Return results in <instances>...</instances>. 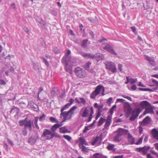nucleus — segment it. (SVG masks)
Here are the masks:
<instances>
[{"instance_id": "0eeeda50", "label": "nucleus", "mask_w": 158, "mask_h": 158, "mask_svg": "<svg viewBox=\"0 0 158 158\" xmlns=\"http://www.w3.org/2000/svg\"><path fill=\"white\" fill-rule=\"evenodd\" d=\"M102 88H103L102 85L98 86L96 88L95 90L91 93L90 98L93 99L95 98L96 96L100 93V91L102 89Z\"/></svg>"}, {"instance_id": "c85d7f7f", "label": "nucleus", "mask_w": 158, "mask_h": 158, "mask_svg": "<svg viewBox=\"0 0 158 158\" xmlns=\"http://www.w3.org/2000/svg\"><path fill=\"white\" fill-rule=\"evenodd\" d=\"M38 22L40 24L42 27H45L46 25V23L42 19H40L38 20Z\"/></svg>"}, {"instance_id": "c03bdc74", "label": "nucleus", "mask_w": 158, "mask_h": 158, "mask_svg": "<svg viewBox=\"0 0 158 158\" xmlns=\"http://www.w3.org/2000/svg\"><path fill=\"white\" fill-rule=\"evenodd\" d=\"M116 105H114L110 109V114H111V115L114 112V109L116 108Z\"/></svg>"}, {"instance_id": "7c9ffc66", "label": "nucleus", "mask_w": 158, "mask_h": 158, "mask_svg": "<svg viewBox=\"0 0 158 158\" xmlns=\"http://www.w3.org/2000/svg\"><path fill=\"white\" fill-rule=\"evenodd\" d=\"M148 150V148H146L145 147L142 148L141 152L142 154L145 155L147 153Z\"/></svg>"}, {"instance_id": "9d476101", "label": "nucleus", "mask_w": 158, "mask_h": 158, "mask_svg": "<svg viewBox=\"0 0 158 158\" xmlns=\"http://www.w3.org/2000/svg\"><path fill=\"white\" fill-rule=\"evenodd\" d=\"M139 106L141 108L142 110L149 106H151V105L148 101H143L140 102Z\"/></svg>"}, {"instance_id": "20e7f679", "label": "nucleus", "mask_w": 158, "mask_h": 158, "mask_svg": "<svg viewBox=\"0 0 158 158\" xmlns=\"http://www.w3.org/2000/svg\"><path fill=\"white\" fill-rule=\"evenodd\" d=\"M76 75L80 78H83L85 76V71L80 67H77L74 69Z\"/></svg>"}, {"instance_id": "2eb2a0df", "label": "nucleus", "mask_w": 158, "mask_h": 158, "mask_svg": "<svg viewBox=\"0 0 158 158\" xmlns=\"http://www.w3.org/2000/svg\"><path fill=\"white\" fill-rule=\"evenodd\" d=\"M154 111L153 110V108L151 105V106H149L145 109V110L143 113V115H145L147 113L153 114Z\"/></svg>"}, {"instance_id": "5701e85b", "label": "nucleus", "mask_w": 158, "mask_h": 158, "mask_svg": "<svg viewBox=\"0 0 158 158\" xmlns=\"http://www.w3.org/2000/svg\"><path fill=\"white\" fill-rule=\"evenodd\" d=\"M115 145L109 143L107 147V149L109 151L112 150L114 152L116 151L115 148H114Z\"/></svg>"}, {"instance_id": "0e129e2a", "label": "nucleus", "mask_w": 158, "mask_h": 158, "mask_svg": "<svg viewBox=\"0 0 158 158\" xmlns=\"http://www.w3.org/2000/svg\"><path fill=\"white\" fill-rule=\"evenodd\" d=\"M142 148H137L135 149V150L138 152H141Z\"/></svg>"}, {"instance_id": "13d9d810", "label": "nucleus", "mask_w": 158, "mask_h": 158, "mask_svg": "<svg viewBox=\"0 0 158 158\" xmlns=\"http://www.w3.org/2000/svg\"><path fill=\"white\" fill-rule=\"evenodd\" d=\"M103 107V105H99L98 106V108H97L98 109V111H100V113H101L102 111L101 110L102 108Z\"/></svg>"}, {"instance_id": "09e8293b", "label": "nucleus", "mask_w": 158, "mask_h": 158, "mask_svg": "<svg viewBox=\"0 0 158 158\" xmlns=\"http://www.w3.org/2000/svg\"><path fill=\"white\" fill-rule=\"evenodd\" d=\"M79 53L83 56L85 58H86L87 53H86L85 52H84L82 51H80L79 52Z\"/></svg>"}, {"instance_id": "473e14b6", "label": "nucleus", "mask_w": 158, "mask_h": 158, "mask_svg": "<svg viewBox=\"0 0 158 158\" xmlns=\"http://www.w3.org/2000/svg\"><path fill=\"white\" fill-rule=\"evenodd\" d=\"M62 125V123L60 124L56 123L51 128H58Z\"/></svg>"}, {"instance_id": "f03ea898", "label": "nucleus", "mask_w": 158, "mask_h": 158, "mask_svg": "<svg viewBox=\"0 0 158 158\" xmlns=\"http://www.w3.org/2000/svg\"><path fill=\"white\" fill-rule=\"evenodd\" d=\"M128 133V130L125 129H118L115 132V135L113 137V141L115 142L119 143L122 139L121 136L126 135Z\"/></svg>"}, {"instance_id": "58836bf2", "label": "nucleus", "mask_w": 158, "mask_h": 158, "mask_svg": "<svg viewBox=\"0 0 158 158\" xmlns=\"http://www.w3.org/2000/svg\"><path fill=\"white\" fill-rule=\"evenodd\" d=\"M50 120L52 123H58V121L56 118L53 117H51L49 118Z\"/></svg>"}, {"instance_id": "ea45409f", "label": "nucleus", "mask_w": 158, "mask_h": 158, "mask_svg": "<svg viewBox=\"0 0 158 158\" xmlns=\"http://www.w3.org/2000/svg\"><path fill=\"white\" fill-rule=\"evenodd\" d=\"M143 139V136H142L138 140V141L135 143L136 145H138L142 143Z\"/></svg>"}, {"instance_id": "6e6d98bb", "label": "nucleus", "mask_w": 158, "mask_h": 158, "mask_svg": "<svg viewBox=\"0 0 158 158\" xmlns=\"http://www.w3.org/2000/svg\"><path fill=\"white\" fill-rule=\"evenodd\" d=\"M6 84V82L3 79L0 80V85H5Z\"/></svg>"}, {"instance_id": "393cba45", "label": "nucleus", "mask_w": 158, "mask_h": 158, "mask_svg": "<svg viewBox=\"0 0 158 158\" xmlns=\"http://www.w3.org/2000/svg\"><path fill=\"white\" fill-rule=\"evenodd\" d=\"M89 110L87 109V108L86 107L81 114V115L82 117H86L87 116Z\"/></svg>"}, {"instance_id": "a878e982", "label": "nucleus", "mask_w": 158, "mask_h": 158, "mask_svg": "<svg viewBox=\"0 0 158 158\" xmlns=\"http://www.w3.org/2000/svg\"><path fill=\"white\" fill-rule=\"evenodd\" d=\"M70 106L69 105V103H68L66 105H65L60 110V111L61 112V114H64V113H65V111L63 112V111L66 109L67 108H69V107Z\"/></svg>"}, {"instance_id": "9b49d317", "label": "nucleus", "mask_w": 158, "mask_h": 158, "mask_svg": "<svg viewBox=\"0 0 158 158\" xmlns=\"http://www.w3.org/2000/svg\"><path fill=\"white\" fill-rule=\"evenodd\" d=\"M60 115L63 117V120H62V122H64L66 120L70 119L72 117V114H70V113L69 112V111L67 112L65 111V113H64L63 114H61V113Z\"/></svg>"}, {"instance_id": "5fc2aeb1", "label": "nucleus", "mask_w": 158, "mask_h": 158, "mask_svg": "<svg viewBox=\"0 0 158 158\" xmlns=\"http://www.w3.org/2000/svg\"><path fill=\"white\" fill-rule=\"evenodd\" d=\"M94 158H101V156L98 153L94 154Z\"/></svg>"}, {"instance_id": "b1692460", "label": "nucleus", "mask_w": 158, "mask_h": 158, "mask_svg": "<svg viewBox=\"0 0 158 158\" xmlns=\"http://www.w3.org/2000/svg\"><path fill=\"white\" fill-rule=\"evenodd\" d=\"M58 89L56 87H54L51 92V95L53 96H56L57 95Z\"/></svg>"}, {"instance_id": "39448f33", "label": "nucleus", "mask_w": 158, "mask_h": 158, "mask_svg": "<svg viewBox=\"0 0 158 158\" xmlns=\"http://www.w3.org/2000/svg\"><path fill=\"white\" fill-rule=\"evenodd\" d=\"M141 112L140 108H138L133 110L132 111V116L130 118L131 121H134L138 116L139 114Z\"/></svg>"}, {"instance_id": "7ed1b4c3", "label": "nucleus", "mask_w": 158, "mask_h": 158, "mask_svg": "<svg viewBox=\"0 0 158 158\" xmlns=\"http://www.w3.org/2000/svg\"><path fill=\"white\" fill-rule=\"evenodd\" d=\"M106 68L112 73H115L117 71V69L115 64L112 62H106L105 63Z\"/></svg>"}, {"instance_id": "f257e3e1", "label": "nucleus", "mask_w": 158, "mask_h": 158, "mask_svg": "<svg viewBox=\"0 0 158 158\" xmlns=\"http://www.w3.org/2000/svg\"><path fill=\"white\" fill-rule=\"evenodd\" d=\"M39 117H36L35 118L34 122L30 119H29L27 117L23 120H20L19 122V126L24 127V128H31L32 127L34 128L36 127L39 128V127L37 124Z\"/></svg>"}, {"instance_id": "a19ab883", "label": "nucleus", "mask_w": 158, "mask_h": 158, "mask_svg": "<svg viewBox=\"0 0 158 158\" xmlns=\"http://www.w3.org/2000/svg\"><path fill=\"white\" fill-rule=\"evenodd\" d=\"M45 116L46 115L44 114H43L39 118V120L40 122H42L45 119Z\"/></svg>"}, {"instance_id": "ddd939ff", "label": "nucleus", "mask_w": 158, "mask_h": 158, "mask_svg": "<svg viewBox=\"0 0 158 158\" xmlns=\"http://www.w3.org/2000/svg\"><path fill=\"white\" fill-rule=\"evenodd\" d=\"M39 137L37 135H32L29 139L28 142L31 145L35 144L37 140L38 139Z\"/></svg>"}, {"instance_id": "a18cd8bd", "label": "nucleus", "mask_w": 158, "mask_h": 158, "mask_svg": "<svg viewBox=\"0 0 158 158\" xmlns=\"http://www.w3.org/2000/svg\"><path fill=\"white\" fill-rule=\"evenodd\" d=\"M139 90L142 91H151V89L148 88H138Z\"/></svg>"}, {"instance_id": "4be33fe9", "label": "nucleus", "mask_w": 158, "mask_h": 158, "mask_svg": "<svg viewBox=\"0 0 158 158\" xmlns=\"http://www.w3.org/2000/svg\"><path fill=\"white\" fill-rule=\"evenodd\" d=\"M95 59L97 61L103 59L104 57L103 55L99 53L95 55Z\"/></svg>"}, {"instance_id": "4c0bfd02", "label": "nucleus", "mask_w": 158, "mask_h": 158, "mask_svg": "<svg viewBox=\"0 0 158 158\" xmlns=\"http://www.w3.org/2000/svg\"><path fill=\"white\" fill-rule=\"evenodd\" d=\"M89 149L88 148L83 145L82 148V150L84 152H86L89 151Z\"/></svg>"}, {"instance_id": "423d86ee", "label": "nucleus", "mask_w": 158, "mask_h": 158, "mask_svg": "<svg viewBox=\"0 0 158 158\" xmlns=\"http://www.w3.org/2000/svg\"><path fill=\"white\" fill-rule=\"evenodd\" d=\"M124 107L126 117L128 118L132 113V109L130 104L127 102L125 103Z\"/></svg>"}, {"instance_id": "37998d69", "label": "nucleus", "mask_w": 158, "mask_h": 158, "mask_svg": "<svg viewBox=\"0 0 158 158\" xmlns=\"http://www.w3.org/2000/svg\"><path fill=\"white\" fill-rule=\"evenodd\" d=\"M63 137L69 141H71L72 139L68 135H63Z\"/></svg>"}, {"instance_id": "1a4fd4ad", "label": "nucleus", "mask_w": 158, "mask_h": 158, "mask_svg": "<svg viewBox=\"0 0 158 158\" xmlns=\"http://www.w3.org/2000/svg\"><path fill=\"white\" fill-rule=\"evenodd\" d=\"M52 133L48 129H46L43 132L42 137L44 136L46 137V139L49 140L53 138V136H52Z\"/></svg>"}, {"instance_id": "6ab92c4d", "label": "nucleus", "mask_w": 158, "mask_h": 158, "mask_svg": "<svg viewBox=\"0 0 158 158\" xmlns=\"http://www.w3.org/2000/svg\"><path fill=\"white\" fill-rule=\"evenodd\" d=\"M126 135H128V139L130 143L131 144H134L135 141L134 138L129 133L128 131Z\"/></svg>"}, {"instance_id": "052dcab7", "label": "nucleus", "mask_w": 158, "mask_h": 158, "mask_svg": "<svg viewBox=\"0 0 158 158\" xmlns=\"http://www.w3.org/2000/svg\"><path fill=\"white\" fill-rule=\"evenodd\" d=\"M118 69L119 70L120 72L122 71V67H123V65L121 64H118Z\"/></svg>"}, {"instance_id": "e433bc0d", "label": "nucleus", "mask_w": 158, "mask_h": 158, "mask_svg": "<svg viewBox=\"0 0 158 158\" xmlns=\"http://www.w3.org/2000/svg\"><path fill=\"white\" fill-rule=\"evenodd\" d=\"M60 132L62 133H69L71 131H69L67 129H60Z\"/></svg>"}, {"instance_id": "603ef678", "label": "nucleus", "mask_w": 158, "mask_h": 158, "mask_svg": "<svg viewBox=\"0 0 158 158\" xmlns=\"http://www.w3.org/2000/svg\"><path fill=\"white\" fill-rule=\"evenodd\" d=\"M122 97L123 98H126L128 99V100H129L131 101H132L131 98L130 97H129V96H126L125 95H123Z\"/></svg>"}, {"instance_id": "412c9836", "label": "nucleus", "mask_w": 158, "mask_h": 158, "mask_svg": "<svg viewBox=\"0 0 158 158\" xmlns=\"http://www.w3.org/2000/svg\"><path fill=\"white\" fill-rule=\"evenodd\" d=\"M152 133L154 138L158 141V131L156 130V129H153Z\"/></svg>"}, {"instance_id": "3c124183", "label": "nucleus", "mask_w": 158, "mask_h": 158, "mask_svg": "<svg viewBox=\"0 0 158 158\" xmlns=\"http://www.w3.org/2000/svg\"><path fill=\"white\" fill-rule=\"evenodd\" d=\"M131 28L132 29V31L135 34H137V32L136 30V28L135 26H132L131 27Z\"/></svg>"}, {"instance_id": "49530a36", "label": "nucleus", "mask_w": 158, "mask_h": 158, "mask_svg": "<svg viewBox=\"0 0 158 158\" xmlns=\"http://www.w3.org/2000/svg\"><path fill=\"white\" fill-rule=\"evenodd\" d=\"M53 50H54V52H55L56 53H59L60 52V50H59L57 48L54 47L53 48Z\"/></svg>"}, {"instance_id": "72a5a7b5", "label": "nucleus", "mask_w": 158, "mask_h": 158, "mask_svg": "<svg viewBox=\"0 0 158 158\" xmlns=\"http://www.w3.org/2000/svg\"><path fill=\"white\" fill-rule=\"evenodd\" d=\"M33 68L36 71H39L40 70L39 66L35 63H33Z\"/></svg>"}, {"instance_id": "774afa93", "label": "nucleus", "mask_w": 158, "mask_h": 158, "mask_svg": "<svg viewBox=\"0 0 158 158\" xmlns=\"http://www.w3.org/2000/svg\"><path fill=\"white\" fill-rule=\"evenodd\" d=\"M31 108L33 109V110L35 111H36L37 112L39 110V108L38 107H35L34 106H33L31 107Z\"/></svg>"}, {"instance_id": "cd10ccee", "label": "nucleus", "mask_w": 158, "mask_h": 158, "mask_svg": "<svg viewBox=\"0 0 158 158\" xmlns=\"http://www.w3.org/2000/svg\"><path fill=\"white\" fill-rule=\"evenodd\" d=\"M19 111V109L16 107H15L14 106L11 109V110L10 111V113H11L12 112L15 113L16 112L17 113H18Z\"/></svg>"}, {"instance_id": "f704fd0d", "label": "nucleus", "mask_w": 158, "mask_h": 158, "mask_svg": "<svg viewBox=\"0 0 158 158\" xmlns=\"http://www.w3.org/2000/svg\"><path fill=\"white\" fill-rule=\"evenodd\" d=\"M130 83L131 84L133 85L137 81V79L136 78L135 79H133V78H130Z\"/></svg>"}, {"instance_id": "e2e57ef3", "label": "nucleus", "mask_w": 158, "mask_h": 158, "mask_svg": "<svg viewBox=\"0 0 158 158\" xmlns=\"http://www.w3.org/2000/svg\"><path fill=\"white\" fill-rule=\"evenodd\" d=\"M150 64L152 65V66H154L155 65V62L154 61V60H151L149 62Z\"/></svg>"}, {"instance_id": "bb28decb", "label": "nucleus", "mask_w": 158, "mask_h": 158, "mask_svg": "<svg viewBox=\"0 0 158 158\" xmlns=\"http://www.w3.org/2000/svg\"><path fill=\"white\" fill-rule=\"evenodd\" d=\"M88 41V39H84L83 40H82V41L81 42V47L84 48H86L87 44V43Z\"/></svg>"}, {"instance_id": "69168bd1", "label": "nucleus", "mask_w": 158, "mask_h": 158, "mask_svg": "<svg viewBox=\"0 0 158 158\" xmlns=\"http://www.w3.org/2000/svg\"><path fill=\"white\" fill-rule=\"evenodd\" d=\"M23 29L26 32V33L28 32L29 30L27 27H26V26H24L23 27Z\"/></svg>"}, {"instance_id": "680f3d73", "label": "nucleus", "mask_w": 158, "mask_h": 158, "mask_svg": "<svg viewBox=\"0 0 158 158\" xmlns=\"http://www.w3.org/2000/svg\"><path fill=\"white\" fill-rule=\"evenodd\" d=\"M131 89L133 90H135L137 89L136 85L135 84L131 86Z\"/></svg>"}, {"instance_id": "bf43d9fd", "label": "nucleus", "mask_w": 158, "mask_h": 158, "mask_svg": "<svg viewBox=\"0 0 158 158\" xmlns=\"http://www.w3.org/2000/svg\"><path fill=\"white\" fill-rule=\"evenodd\" d=\"M125 100L123 99L119 98L117 99L116 102H120L123 103Z\"/></svg>"}, {"instance_id": "864d4df0", "label": "nucleus", "mask_w": 158, "mask_h": 158, "mask_svg": "<svg viewBox=\"0 0 158 158\" xmlns=\"http://www.w3.org/2000/svg\"><path fill=\"white\" fill-rule=\"evenodd\" d=\"M52 136H53V137H56L59 138H60V135L56 133H52Z\"/></svg>"}, {"instance_id": "aec40b11", "label": "nucleus", "mask_w": 158, "mask_h": 158, "mask_svg": "<svg viewBox=\"0 0 158 158\" xmlns=\"http://www.w3.org/2000/svg\"><path fill=\"white\" fill-rule=\"evenodd\" d=\"M91 64V63L89 61H88L84 65V68L86 70H88L90 72L93 73L94 70L92 69H90L89 65Z\"/></svg>"}, {"instance_id": "dca6fc26", "label": "nucleus", "mask_w": 158, "mask_h": 158, "mask_svg": "<svg viewBox=\"0 0 158 158\" xmlns=\"http://www.w3.org/2000/svg\"><path fill=\"white\" fill-rule=\"evenodd\" d=\"M151 121V118L147 116L141 122V125L143 126H145L150 123Z\"/></svg>"}, {"instance_id": "f8f14e48", "label": "nucleus", "mask_w": 158, "mask_h": 158, "mask_svg": "<svg viewBox=\"0 0 158 158\" xmlns=\"http://www.w3.org/2000/svg\"><path fill=\"white\" fill-rule=\"evenodd\" d=\"M103 49L112 54H114L115 55H117L116 53L114 51L113 48L109 44H107L104 47Z\"/></svg>"}, {"instance_id": "4468645a", "label": "nucleus", "mask_w": 158, "mask_h": 158, "mask_svg": "<svg viewBox=\"0 0 158 158\" xmlns=\"http://www.w3.org/2000/svg\"><path fill=\"white\" fill-rule=\"evenodd\" d=\"M71 54V51L69 50L68 49L65 55L64 56H63L62 58L61 61L62 62H65V61L71 60L70 58L69 57V56Z\"/></svg>"}, {"instance_id": "2f4dec72", "label": "nucleus", "mask_w": 158, "mask_h": 158, "mask_svg": "<svg viewBox=\"0 0 158 158\" xmlns=\"http://www.w3.org/2000/svg\"><path fill=\"white\" fill-rule=\"evenodd\" d=\"M105 120V119L102 118H101L98 122V126H100L102 125L104 123V122Z\"/></svg>"}, {"instance_id": "4d7b16f0", "label": "nucleus", "mask_w": 158, "mask_h": 158, "mask_svg": "<svg viewBox=\"0 0 158 158\" xmlns=\"http://www.w3.org/2000/svg\"><path fill=\"white\" fill-rule=\"evenodd\" d=\"M101 113L100 111H98V113L95 117V119L96 120L101 116Z\"/></svg>"}, {"instance_id": "de8ad7c7", "label": "nucleus", "mask_w": 158, "mask_h": 158, "mask_svg": "<svg viewBox=\"0 0 158 158\" xmlns=\"http://www.w3.org/2000/svg\"><path fill=\"white\" fill-rule=\"evenodd\" d=\"M42 59L43 60L44 63L47 66H48L49 65V63L47 60L44 57H43Z\"/></svg>"}, {"instance_id": "79ce46f5", "label": "nucleus", "mask_w": 158, "mask_h": 158, "mask_svg": "<svg viewBox=\"0 0 158 158\" xmlns=\"http://www.w3.org/2000/svg\"><path fill=\"white\" fill-rule=\"evenodd\" d=\"M111 123V122L109 121L108 120V121H106L105 124V127L104 128H106L109 127V126L110 125Z\"/></svg>"}, {"instance_id": "8fccbe9b", "label": "nucleus", "mask_w": 158, "mask_h": 158, "mask_svg": "<svg viewBox=\"0 0 158 158\" xmlns=\"http://www.w3.org/2000/svg\"><path fill=\"white\" fill-rule=\"evenodd\" d=\"M80 99L81 101L80 102L81 103H82L84 105H85V104L86 101L85 99L83 98H80Z\"/></svg>"}, {"instance_id": "c756f323", "label": "nucleus", "mask_w": 158, "mask_h": 158, "mask_svg": "<svg viewBox=\"0 0 158 158\" xmlns=\"http://www.w3.org/2000/svg\"><path fill=\"white\" fill-rule=\"evenodd\" d=\"M95 55H94L91 53H88L87 54L85 58L91 59H94L95 58Z\"/></svg>"}, {"instance_id": "f3484780", "label": "nucleus", "mask_w": 158, "mask_h": 158, "mask_svg": "<svg viewBox=\"0 0 158 158\" xmlns=\"http://www.w3.org/2000/svg\"><path fill=\"white\" fill-rule=\"evenodd\" d=\"M79 145L80 147H81V146H82L84 145H88V143L84 137H80L79 138Z\"/></svg>"}, {"instance_id": "c9c22d12", "label": "nucleus", "mask_w": 158, "mask_h": 158, "mask_svg": "<svg viewBox=\"0 0 158 158\" xmlns=\"http://www.w3.org/2000/svg\"><path fill=\"white\" fill-rule=\"evenodd\" d=\"M77 108V107L76 106H74L72 108H71L69 110V112L70 113V114H72V115L74 113L73 111Z\"/></svg>"}, {"instance_id": "338daca9", "label": "nucleus", "mask_w": 158, "mask_h": 158, "mask_svg": "<svg viewBox=\"0 0 158 158\" xmlns=\"http://www.w3.org/2000/svg\"><path fill=\"white\" fill-rule=\"evenodd\" d=\"M74 102V100L72 98H71L69 100V102L70 103H69V105L70 106Z\"/></svg>"}, {"instance_id": "a211bd4d", "label": "nucleus", "mask_w": 158, "mask_h": 158, "mask_svg": "<svg viewBox=\"0 0 158 158\" xmlns=\"http://www.w3.org/2000/svg\"><path fill=\"white\" fill-rule=\"evenodd\" d=\"M102 135H100L99 136H97L95 138H94L91 143V145L92 146L94 145L99 139L100 140L102 139Z\"/></svg>"}, {"instance_id": "6e6552de", "label": "nucleus", "mask_w": 158, "mask_h": 158, "mask_svg": "<svg viewBox=\"0 0 158 158\" xmlns=\"http://www.w3.org/2000/svg\"><path fill=\"white\" fill-rule=\"evenodd\" d=\"M64 64L65 69L66 71L71 73H72V64L71 60L65 61L64 62H62Z\"/></svg>"}]
</instances>
